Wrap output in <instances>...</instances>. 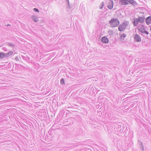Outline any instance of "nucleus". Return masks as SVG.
<instances>
[{"mask_svg": "<svg viewBox=\"0 0 151 151\" xmlns=\"http://www.w3.org/2000/svg\"><path fill=\"white\" fill-rule=\"evenodd\" d=\"M109 23L110 26L112 27H117L119 24V22L117 18H112Z\"/></svg>", "mask_w": 151, "mask_h": 151, "instance_id": "obj_1", "label": "nucleus"}, {"mask_svg": "<svg viewBox=\"0 0 151 151\" xmlns=\"http://www.w3.org/2000/svg\"><path fill=\"white\" fill-rule=\"evenodd\" d=\"M128 25V24L127 22H123L119 25L118 27L119 30L120 32L124 30Z\"/></svg>", "mask_w": 151, "mask_h": 151, "instance_id": "obj_2", "label": "nucleus"}, {"mask_svg": "<svg viewBox=\"0 0 151 151\" xmlns=\"http://www.w3.org/2000/svg\"><path fill=\"white\" fill-rule=\"evenodd\" d=\"M134 41L137 42H140L141 41V37H140L137 34L134 35Z\"/></svg>", "mask_w": 151, "mask_h": 151, "instance_id": "obj_3", "label": "nucleus"}, {"mask_svg": "<svg viewBox=\"0 0 151 151\" xmlns=\"http://www.w3.org/2000/svg\"><path fill=\"white\" fill-rule=\"evenodd\" d=\"M113 1L112 0H110L107 6L109 9H111L113 8Z\"/></svg>", "mask_w": 151, "mask_h": 151, "instance_id": "obj_4", "label": "nucleus"}, {"mask_svg": "<svg viewBox=\"0 0 151 151\" xmlns=\"http://www.w3.org/2000/svg\"><path fill=\"white\" fill-rule=\"evenodd\" d=\"M101 41L104 43H107L108 42L109 40L106 36H104L101 38Z\"/></svg>", "mask_w": 151, "mask_h": 151, "instance_id": "obj_5", "label": "nucleus"}, {"mask_svg": "<svg viewBox=\"0 0 151 151\" xmlns=\"http://www.w3.org/2000/svg\"><path fill=\"white\" fill-rule=\"evenodd\" d=\"M139 22V21L138 18H133V24L134 26H137L138 25Z\"/></svg>", "mask_w": 151, "mask_h": 151, "instance_id": "obj_6", "label": "nucleus"}, {"mask_svg": "<svg viewBox=\"0 0 151 151\" xmlns=\"http://www.w3.org/2000/svg\"><path fill=\"white\" fill-rule=\"evenodd\" d=\"M142 27H139V26L138 27V31L141 32V33H143L144 31L145 30V29L144 28V26L142 25H141Z\"/></svg>", "mask_w": 151, "mask_h": 151, "instance_id": "obj_7", "label": "nucleus"}, {"mask_svg": "<svg viewBox=\"0 0 151 151\" xmlns=\"http://www.w3.org/2000/svg\"><path fill=\"white\" fill-rule=\"evenodd\" d=\"M145 21L147 25H149L151 23V16H149L146 18Z\"/></svg>", "mask_w": 151, "mask_h": 151, "instance_id": "obj_8", "label": "nucleus"}, {"mask_svg": "<svg viewBox=\"0 0 151 151\" xmlns=\"http://www.w3.org/2000/svg\"><path fill=\"white\" fill-rule=\"evenodd\" d=\"M127 1V0H119V1L122 5H125L129 4Z\"/></svg>", "mask_w": 151, "mask_h": 151, "instance_id": "obj_9", "label": "nucleus"}, {"mask_svg": "<svg viewBox=\"0 0 151 151\" xmlns=\"http://www.w3.org/2000/svg\"><path fill=\"white\" fill-rule=\"evenodd\" d=\"M138 20L139 22L141 23H143L145 20V18L144 17H141L140 16H139L138 17Z\"/></svg>", "mask_w": 151, "mask_h": 151, "instance_id": "obj_10", "label": "nucleus"}, {"mask_svg": "<svg viewBox=\"0 0 151 151\" xmlns=\"http://www.w3.org/2000/svg\"><path fill=\"white\" fill-rule=\"evenodd\" d=\"M32 20L35 22H37L38 21V18L36 17L35 15H32L31 16Z\"/></svg>", "mask_w": 151, "mask_h": 151, "instance_id": "obj_11", "label": "nucleus"}, {"mask_svg": "<svg viewBox=\"0 0 151 151\" xmlns=\"http://www.w3.org/2000/svg\"><path fill=\"white\" fill-rule=\"evenodd\" d=\"M13 53V52L12 51H9L8 52L5 53V57L7 58L8 57L11 55H12Z\"/></svg>", "mask_w": 151, "mask_h": 151, "instance_id": "obj_12", "label": "nucleus"}, {"mask_svg": "<svg viewBox=\"0 0 151 151\" xmlns=\"http://www.w3.org/2000/svg\"><path fill=\"white\" fill-rule=\"evenodd\" d=\"M21 58L24 60H25L28 62L29 61V58L27 56H24L23 55H22Z\"/></svg>", "mask_w": 151, "mask_h": 151, "instance_id": "obj_13", "label": "nucleus"}, {"mask_svg": "<svg viewBox=\"0 0 151 151\" xmlns=\"http://www.w3.org/2000/svg\"><path fill=\"white\" fill-rule=\"evenodd\" d=\"M126 35L125 34H123L121 35H120V38H119L120 40L121 41H123L124 38L126 37Z\"/></svg>", "mask_w": 151, "mask_h": 151, "instance_id": "obj_14", "label": "nucleus"}, {"mask_svg": "<svg viewBox=\"0 0 151 151\" xmlns=\"http://www.w3.org/2000/svg\"><path fill=\"white\" fill-rule=\"evenodd\" d=\"M127 2L133 5V6H135L136 4V2L134 1V0H127Z\"/></svg>", "mask_w": 151, "mask_h": 151, "instance_id": "obj_15", "label": "nucleus"}, {"mask_svg": "<svg viewBox=\"0 0 151 151\" xmlns=\"http://www.w3.org/2000/svg\"><path fill=\"white\" fill-rule=\"evenodd\" d=\"M5 57V53L3 52H0V58L2 59Z\"/></svg>", "mask_w": 151, "mask_h": 151, "instance_id": "obj_16", "label": "nucleus"}, {"mask_svg": "<svg viewBox=\"0 0 151 151\" xmlns=\"http://www.w3.org/2000/svg\"><path fill=\"white\" fill-rule=\"evenodd\" d=\"M60 83L62 86L65 85V81L64 79L63 78H62L61 79L60 81Z\"/></svg>", "mask_w": 151, "mask_h": 151, "instance_id": "obj_17", "label": "nucleus"}, {"mask_svg": "<svg viewBox=\"0 0 151 151\" xmlns=\"http://www.w3.org/2000/svg\"><path fill=\"white\" fill-rule=\"evenodd\" d=\"M7 45L11 47H14L15 46L14 44H13L11 42L7 44Z\"/></svg>", "mask_w": 151, "mask_h": 151, "instance_id": "obj_18", "label": "nucleus"}, {"mask_svg": "<svg viewBox=\"0 0 151 151\" xmlns=\"http://www.w3.org/2000/svg\"><path fill=\"white\" fill-rule=\"evenodd\" d=\"M66 2L67 3V8L68 9L70 8V5L69 4V2L68 0H66Z\"/></svg>", "mask_w": 151, "mask_h": 151, "instance_id": "obj_19", "label": "nucleus"}, {"mask_svg": "<svg viewBox=\"0 0 151 151\" xmlns=\"http://www.w3.org/2000/svg\"><path fill=\"white\" fill-rule=\"evenodd\" d=\"M108 32L110 35H112L114 33V32L112 30H109Z\"/></svg>", "mask_w": 151, "mask_h": 151, "instance_id": "obj_20", "label": "nucleus"}, {"mask_svg": "<svg viewBox=\"0 0 151 151\" xmlns=\"http://www.w3.org/2000/svg\"><path fill=\"white\" fill-rule=\"evenodd\" d=\"M33 10L34 12H39V10H38V9H37V8H34L33 9Z\"/></svg>", "mask_w": 151, "mask_h": 151, "instance_id": "obj_21", "label": "nucleus"}, {"mask_svg": "<svg viewBox=\"0 0 151 151\" xmlns=\"http://www.w3.org/2000/svg\"><path fill=\"white\" fill-rule=\"evenodd\" d=\"M144 33H145V34L148 35L149 34V32L147 31H146L145 30L144 31Z\"/></svg>", "mask_w": 151, "mask_h": 151, "instance_id": "obj_22", "label": "nucleus"}, {"mask_svg": "<svg viewBox=\"0 0 151 151\" xmlns=\"http://www.w3.org/2000/svg\"><path fill=\"white\" fill-rule=\"evenodd\" d=\"M15 59L16 60V61H19V59L18 58V57L17 56H16L15 58Z\"/></svg>", "mask_w": 151, "mask_h": 151, "instance_id": "obj_23", "label": "nucleus"}, {"mask_svg": "<svg viewBox=\"0 0 151 151\" xmlns=\"http://www.w3.org/2000/svg\"><path fill=\"white\" fill-rule=\"evenodd\" d=\"M82 134H83V133H82V132H81V133L79 134H78L77 136H82Z\"/></svg>", "mask_w": 151, "mask_h": 151, "instance_id": "obj_24", "label": "nucleus"}, {"mask_svg": "<svg viewBox=\"0 0 151 151\" xmlns=\"http://www.w3.org/2000/svg\"><path fill=\"white\" fill-rule=\"evenodd\" d=\"M102 3H103L102 5V6L100 8V9H102L103 8V6H104V3H103V2H102Z\"/></svg>", "mask_w": 151, "mask_h": 151, "instance_id": "obj_25", "label": "nucleus"}, {"mask_svg": "<svg viewBox=\"0 0 151 151\" xmlns=\"http://www.w3.org/2000/svg\"><path fill=\"white\" fill-rule=\"evenodd\" d=\"M121 125H118V127L119 129H120L121 128Z\"/></svg>", "mask_w": 151, "mask_h": 151, "instance_id": "obj_26", "label": "nucleus"}, {"mask_svg": "<svg viewBox=\"0 0 151 151\" xmlns=\"http://www.w3.org/2000/svg\"><path fill=\"white\" fill-rule=\"evenodd\" d=\"M11 63H9V65H8L9 66H10V67L11 66Z\"/></svg>", "mask_w": 151, "mask_h": 151, "instance_id": "obj_27", "label": "nucleus"}, {"mask_svg": "<svg viewBox=\"0 0 151 151\" xmlns=\"http://www.w3.org/2000/svg\"><path fill=\"white\" fill-rule=\"evenodd\" d=\"M6 25V26H7L8 27L9 26H10V25L9 24H8L7 25Z\"/></svg>", "mask_w": 151, "mask_h": 151, "instance_id": "obj_28", "label": "nucleus"}, {"mask_svg": "<svg viewBox=\"0 0 151 151\" xmlns=\"http://www.w3.org/2000/svg\"><path fill=\"white\" fill-rule=\"evenodd\" d=\"M133 104H132V105H131V106H131V107H133Z\"/></svg>", "mask_w": 151, "mask_h": 151, "instance_id": "obj_29", "label": "nucleus"}, {"mask_svg": "<svg viewBox=\"0 0 151 151\" xmlns=\"http://www.w3.org/2000/svg\"><path fill=\"white\" fill-rule=\"evenodd\" d=\"M150 31H151V27H150Z\"/></svg>", "mask_w": 151, "mask_h": 151, "instance_id": "obj_30", "label": "nucleus"}, {"mask_svg": "<svg viewBox=\"0 0 151 151\" xmlns=\"http://www.w3.org/2000/svg\"><path fill=\"white\" fill-rule=\"evenodd\" d=\"M141 144H142V143H141ZM142 147H143V145H142Z\"/></svg>", "mask_w": 151, "mask_h": 151, "instance_id": "obj_31", "label": "nucleus"}, {"mask_svg": "<svg viewBox=\"0 0 151 151\" xmlns=\"http://www.w3.org/2000/svg\"><path fill=\"white\" fill-rule=\"evenodd\" d=\"M150 36L151 37V34H150Z\"/></svg>", "mask_w": 151, "mask_h": 151, "instance_id": "obj_32", "label": "nucleus"}, {"mask_svg": "<svg viewBox=\"0 0 151 151\" xmlns=\"http://www.w3.org/2000/svg\"><path fill=\"white\" fill-rule=\"evenodd\" d=\"M123 130L122 131V132H123Z\"/></svg>", "mask_w": 151, "mask_h": 151, "instance_id": "obj_33", "label": "nucleus"}, {"mask_svg": "<svg viewBox=\"0 0 151 151\" xmlns=\"http://www.w3.org/2000/svg\"><path fill=\"white\" fill-rule=\"evenodd\" d=\"M90 151H92L91 150H90Z\"/></svg>", "mask_w": 151, "mask_h": 151, "instance_id": "obj_34", "label": "nucleus"}]
</instances>
